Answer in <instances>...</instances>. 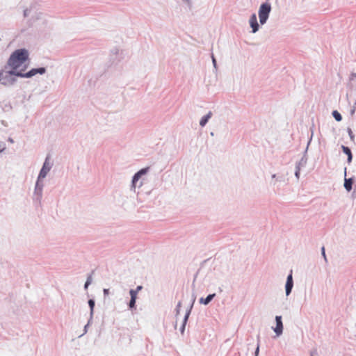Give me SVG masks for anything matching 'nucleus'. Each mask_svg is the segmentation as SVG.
<instances>
[{
	"instance_id": "nucleus-1",
	"label": "nucleus",
	"mask_w": 356,
	"mask_h": 356,
	"mask_svg": "<svg viewBox=\"0 0 356 356\" xmlns=\"http://www.w3.org/2000/svg\"><path fill=\"white\" fill-rule=\"evenodd\" d=\"M24 69L14 70L10 68V70H0L1 72V85L5 87L13 86L17 82L15 76L21 78H31L37 74H43L46 72L45 67L33 68L27 72H24Z\"/></svg>"
},
{
	"instance_id": "nucleus-2",
	"label": "nucleus",
	"mask_w": 356,
	"mask_h": 356,
	"mask_svg": "<svg viewBox=\"0 0 356 356\" xmlns=\"http://www.w3.org/2000/svg\"><path fill=\"white\" fill-rule=\"evenodd\" d=\"M29 51L26 49H17L10 56L5 67L19 70L22 64L29 59Z\"/></svg>"
},
{
	"instance_id": "nucleus-3",
	"label": "nucleus",
	"mask_w": 356,
	"mask_h": 356,
	"mask_svg": "<svg viewBox=\"0 0 356 356\" xmlns=\"http://www.w3.org/2000/svg\"><path fill=\"white\" fill-rule=\"evenodd\" d=\"M149 168H145L138 171L132 177L131 190L135 191L137 186L141 187L143 184V176L145 175L149 171Z\"/></svg>"
},
{
	"instance_id": "nucleus-4",
	"label": "nucleus",
	"mask_w": 356,
	"mask_h": 356,
	"mask_svg": "<svg viewBox=\"0 0 356 356\" xmlns=\"http://www.w3.org/2000/svg\"><path fill=\"white\" fill-rule=\"evenodd\" d=\"M271 11V5L269 3H263L260 5L258 15L259 19V22L261 25H264L266 23L269 15Z\"/></svg>"
},
{
	"instance_id": "nucleus-5",
	"label": "nucleus",
	"mask_w": 356,
	"mask_h": 356,
	"mask_svg": "<svg viewBox=\"0 0 356 356\" xmlns=\"http://www.w3.org/2000/svg\"><path fill=\"white\" fill-rule=\"evenodd\" d=\"M43 188V179L37 178L33 191V198L38 202H40L42 198Z\"/></svg>"
},
{
	"instance_id": "nucleus-6",
	"label": "nucleus",
	"mask_w": 356,
	"mask_h": 356,
	"mask_svg": "<svg viewBox=\"0 0 356 356\" xmlns=\"http://www.w3.org/2000/svg\"><path fill=\"white\" fill-rule=\"evenodd\" d=\"M52 165H53L50 161L49 157L47 156L43 163L42 167L41 170H40L38 178L44 179L47 177V175L49 172V171L51 170Z\"/></svg>"
},
{
	"instance_id": "nucleus-7",
	"label": "nucleus",
	"mask_w": 356,
	"mask_h": 356,
	"mask_svg": "<svg viewBox=\"0 0 356 356\" xmlns=\"http://www.w3.org/2000/svg\"><path fill=\"white\" fill-rule=\"evenodd\" d=\"M293 280L292 275V270L290 271V273L286 277V282L285 284V293L286 296H289L293 289Z\"/></svg>"
},
{
	"instance_id": "nucleus-8",
	"label": "nucleus",
	"mask_w": 356,
	"mask_h": 356,
	"mask_svg": "<svg viewBox=\"0 0 356 356\" xmlns=\"http://www.w3.org/2000/svg\"><path fill=\"white\" fill-rule=\"evenodd\" d=\"M195 298H196V297L193 296V300H192V303H191V305H190L189 308L187 309V311H186V312L185 314L182 325H181V326L180 327V332H181V334H184V332L185 327H186V323L188 321V319L189 318V316L191 314V309H192V308L193 307V304H194V302L195 301Z\"/></svg>"
},
{
	"instance_id": "nucleus-9",
	"label": "nucleus",
	"mask_w": 356,
	"mask_h": 356,
	"mask_svg": "<svg viewBox=\"0 0 356 356\" xmlns=\"http://www.w3.org/2000/svg\"><path fill=\"white\" fill-rule=\"evenodd\" d=\"M275 322H276V326L275 328H273V330L275 332L276 335L277 337H279L283 332V323H282V316H275Z\"/></svg>"
},
{
	"instance_id": "nucleus-10",
	"label": "nucleus",
	"mask_w": 356,
	"mask_h": 356,
	"mask_svg": "<svg viewBox=\"0 0 356 356\" xmlns=\"http://www.w3.org/2000/svg\"><path fill=\"white\" fill-rule=\"evenodd\" d=\"M250 26L252 28V32L255 33L259 29V25L257 22L256 14L253 13L249 19Z\"/></svg>"
},
{
	"instance_id": "nucleus-11",
	"label": "nucleus",
	"mask_w": 356,
	"mask_h": 356,
	"mask_svg": "<svg viewBox=\"0 0 356 356\" xmlns=\"http://www.w3.org/2000/svg\"><path fill=\"white\" fill-rule=\"evenodd\" d=\"M129 295L131 296L130 301L129 302V309H135L136 308V301L137 299V296H136V292L134 291V289L129 290Z\"/></svg>"
},
{
	"instance_id": "nucleus-12",
	"label": "nucleus",
	"mask_w": 356,
	"mask_h": 356,
	"mask_svg": "<svg viewBox=\"0 0 356 356\" xmlns=\"http://www.w3.org/2000/svg\"><path fill=\"white\" fill-rule=\"evenodd\" d=\"M212 115L213 113L211 111H209L207 115H204L200 121V125L202 127H204L207 124L209 119L212 117Z\"/></svg>"
},
{
	"instance_id": "nucleus-13",
	"label": "nucleus",
	"mask_w": 356,
	"mask_h": 356,
	"mask_svg": "<svg viewBox=\"0 0 356 356\" xmlns=\"http://www.w3.org/2000/svg\"><path fill=\"white\" fill-rule=\"evenodd\" d=\"M308 147H307L304 156L301 158V159L296 163V167H298L300 169L305 167L307 162V157L306 156V152L307 151Z\"/></svg>"
},
{
	"instance_id": "nucleus-14",
	"label": "nucleus",
	"mask_w": 356,
	"mask_h": 356,
	"mask_svg": "<svg viewBox=\"0 0 356 356\" xmlns=\"http://www.w3.org/2000/svg\"><path fill=\"white\" fill-rule=\"evenodd\" d=\"M272 180L270 181V184L273 186H276L277 185V182H281L284 181L283 176H277L276 174H273L271 176Z\"/></svg>"
},
{
	"instance_id": "nucleus-15",
	"label": "nucleus",
	"mask_w": 356,
	"mask_h": 356,
	"mask_svg": "<svg viewBox=\"0 0 356 356\" xmlns=\"http://www.w3.org/2000/svg\"><path fill=\"white\" fill-rule=\"evenodd\" d=\"M341 149L344 154H346L348 156V162L350 163L352 161L353 159V155L350 149L348 147L342 145Z\"/></svg>"
},
{
	"instance_id": "nucleus-16",
	"label": "nucleus",
	"mask_w": 356,
	"mask_h": 356,
	"mask_svg": "<svg viewBox=\"0 0 356 356\" xmlns=\"http://www.w3.org/2000/svg\"><path fill=\"white\" fill-rule=\"evenodd\" d=\"M215 296L216 293L209 294L205 298H201L200 299V302L207 305L213 299Z\"/></svg>"
},
{
	"instance_id": "nucleus-17",
	"label": "nucleus",
	"mask_w": 356,
	"mask_h": 356,
	"mask_svg": "<svg viewBox=\"0 0 356 356\" xmlns=\"http://www.w3.org/2000/svg\"><path fill=\"white\" fill-rule=\"evenodd\" d=\"M353 180L352 178L346 179L344 180V188L347 191H350L353 188Z\"/></svg>"
},
{
	"instance_id": "nucleus-18",
	"label": "nucleus",
	"mask_w": 356,
	"mask_h": 356,
	"mask_svg": "<svg viewBox=\"0 0 356 356\" xmlns=\"http://www.w3.org/2000/svg\"><path fill=\"white\" fill-rule=\"evenodd\" d=\"M88 305H89V307H90V320L92 319L93 318V314H94V307H95V300L93 299H90L88 302Z\"/></svg>"
},
{
	"instance_id": "nucleus-19",
	"label": "nucleus",
	"mask_w": 356,
	"mask_h": 356,
	"mask_svg": "<svg viewBox=\"0 0 356 356\" xmlns=\"http://www.w3.org/2000/svg\"><path fill=\"white\" fill-rule=\"evenodd\" d=\"M332 116L337 122H340L342 120L341 115L337 111L332 112Z\"/></svg>"
},
{
	"instance_id": "nucleus-20",
	"label": "nucleus",
	"mask_w": 356,
	"mask_h": 356,
	"mask_svg": "<svg viewBox=\"0 0 356 356\" xmlns=\"http://www.w3.org/2000/svg\"><path fill=\"white\" fill-rule=\"evenodd\" d=\"M92 275H90L88 276L86 282V283L84 284V289H88V286L92 283Z\"/></svg>"
},
{
	"instance_id": "nucleus-21",
	"label": "nucleus",
	"mask_w": 356,
	"mask_h": 356,
	"mask_svg": "<svg viewBox=\"0 0 356 356\" xmlns=\"http://www.w3.org/2000/svg\"><path fill=\"white\" fill-rule=\"evenodd\" d=\"M181 307V302L179 301L175 308V316H177L180 314V310Z\"/></svg>"
},
{
	"instance_id": "nucleus-22",
	"label": "nucleus",
	"mask_w": 356,
	"mask_h": 356,
	"mask_svg": "<svg viewBox=\"0 0 356 356\" xmlns=\"http://www.w3.org/2000/svg\"><path fill=\"white\" fill-rule=\"evenodd\" d=\"M91 321H92V320H90V319H89V321H88V323L84 326L83 333L82 334H81V335L79 336V337H81L83 336L85 334H86V333H87V332H88V327L89 325L90 324Z\"/></svg>"
},
{
	"instance_id": "nucleus-23",
	"label": "nucleus",
	"mask_w": 356,
	"mask_h": 356,
	"mask_svg": "<svg viewBox=\"0 0 356 356\" xmlns=\"http://www.w3.org/2000/svg\"><path fill=\"white\" fill-rule=\"evenodd\" d=\"M300 170L298 167H296L295 176L297 179H300Z\"/></svg>"
},
{
	"instance_id": "nucleus-24",
	"label": "nucleus",
	"mask_w": 356,
	"mask_h": 356,
	"mask_svg": "<svg viewBox=\"0 0 356 356\" xmlns=\"http://www.w3.org/2000/svg\"><path fill=\"white\" fill-rule=\"evenodd\" d=\"M347 131H348V135H349V136H350V140H351L352 141H353V140H354L355 136H354V134H353V131H352L351 129H350V128H348Z\"/></svg>"
},
{
	"instance_id": "nucleus-25",
	"label": "nucleus",
	"mask_w": 356,
	"mask_h": 356,
	"mask_svg": "<svg viewBox=\"0 0 356 356\" xmlns=\"http://www.w3.org/2000/svg\"><path fill=\"white\" fill-rule=\"evenodd\" d=\"M321 254H322V256L324 258V260H325V263H327V257H326V254H325V248L324 247L321 248Z\"/></svg>"
},
{
	"instance_id": "nucleus-26",
	"label": "nucleus",
	"mask_w": 356,
	"mask_h": 356,
	"mask_svg": "<svg viewBox=\"0 0 356 356\" xmlns=\"http://www.w3.org/2000/svg\"><path fill=\"white\" fill-rule=\"evenodd\" d=\"M257 340L258 341L259 340V337H258ZM259 352V344L258 343L257 346V348H256V350H255V353H254L255 355L254 356H258Z\"/></svg>"
},
{
	"instance_id": "nucleus-27",
	"label": "nucleus",
	"mask_w": 356,
	"mask_h": 356,
	"mask_svg": "<svg viewBox=\"0 0 356 356\" xmlns=\"http://www.w3.org/2000/svg\"><path fill=\"white\" fill-rule=\"evenodd\" d=\"M211 58H212V63H213V67L215 69H217V63H216V60L214 57L213 55L211 56Z\"/></svg>"
},
{
	"instance_id": "nucleus-28",
	"label": "nucleus",
	"mask_w": 356,
	"mask_h": 356,
	"mask_svg": "<svg viewBox=\"0 0 356 356\" xmlns=\"http://www.w3.org/2000/svg\"><path fill=\"white\" fill-rule=\"evenodd\" d=\"M30 12H31L30 9H28V8L25 9L24 10V17H28L29 15V14H30Z\"/></svg>"
},
{
	"instance_id": "nucleus-29",
	"label": "nucleus",
	"mask_w": 356,
	"mask_h": 356,
	"mask_svg": "<svg viewBox=\"0 0 356 356\" xmlns=\"http://www.w3.org/2000/svg\"><path fill=\"white\" fill-rule=\"evenodd\" d=\"M143 289L142 286H138L136 289H134V291L136 292V296H137L138 293L141 291Z\"/></svg>"
},
{
	"instance_id": "nucleus-30",
	"label": "nucleus",
	"mask_w": 356,
	"mask_h": 356,
	"mask_svg": "<svg viewBox=\"0 0 356 356\" xmlns=\"http://www.w3.org/2000/svg\"><path fill=\"white\" fill-rule=\"evenodd\" d=\"M6 149L5 144L3 143H0V153L2 152Z\"/></svg>"
},
{
	"instance_id": "nucleus-31",
	"label": "nucleus",
	"mask_w": 356,
	"mask_h": 356,
	"mask_svg": "<svg viewBox=\"0 0 356 356\" xmlns=\"http://www.w3.org/2000/svg\"><path fill=\"white\" fill-rule=\"evenodd\" d=\"M103 292H104V296H108L109 294V289H104L103 290Z\"/></svg>"
},
{
	"instance_id": "nucleus-32",
	"label": "nucleus",
	"mask_w": 356,
	"mask_h": 356,
	"mask_svg": "<svg viewBox=\"0 0 356 356\" xmlns=\"http://www.w3.org/2000/svg\"><path fill=\"white\" fill-rule=\"evenodd\" d=\"M182 1H184L186 3H187L188 6H190L191 4V0H182Z\"/></svg>"
},
{
	"instance_id": "nucleus-33",
	"label": "nucleus",
	"mask_w": 356,
	"mask_h": 356,
	"mask_svg": "<svg viewBox=\"0 0 356 356\" xmlns=\"http://www.w3.org/2000/svg\"><path fill=\"white\" fill-rule=\"evenodd\" d=\"M317 355V353L316 350L311 352L310 356H316Z\"/></svg>"
},
{
	"instance_id": "nucleus-34",
	"label": "nucleus",
	"mask_w": 356,
	"mask_h": 356,
	"mask_svg": "<svg viewBox=\"0 0 356 356\" xmlns=\"http://www.w3.org/2000/svg\"><path fill=\"white\" fill-rule=\"evenodd\" d=\"M353 78H356V73H352L351 79H353Z\"/></svg>"
},
{
	"instance_id": "nucleus-35",
	"label": "nucleus",
	"mask_w": 356,
	"mask_h": 356,
	"mask_svg": "<svg viewBox=\"0 0 356 356\" xmlns=\"http://www.w3.org/2000/svg\"><path fill=\"white\" fill-rule=\"evenodd\" d=\"M8 140L10 142V143H13V140L12 138H9Z\"/></svg>"
},
{
	"instance_id": "nucleus-36",
	"label": "nucleus",
	"mask_w": 356,
	"mask_h": 356,
	"mask_svg": "<svg viewBox=\"0 0 356 356\" xmlns=\"http://www.w3.org/2000/svg\"><path fill=\"white\" fill-rule=\"evenodd\" d=\"M355 113V108H353L352 111H351V114H353Z\"/></svg>"
}]
</instances>
